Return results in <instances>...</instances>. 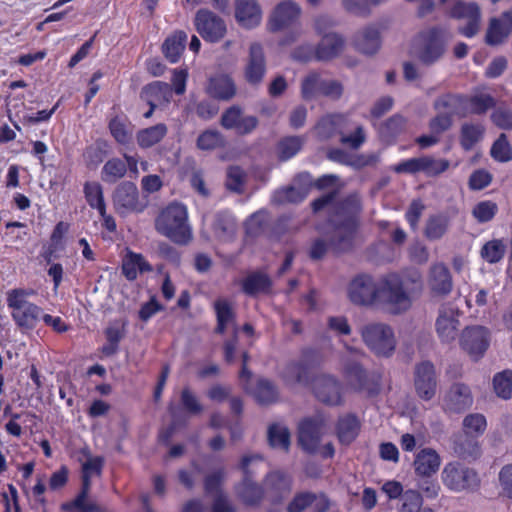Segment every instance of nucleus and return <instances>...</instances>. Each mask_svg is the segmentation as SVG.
<instances>
[{"mask_svg":"<svg viewBox=\"0 0 512 512\" xmlns=\"http://www.w3.org/2000/svg\"><path fill=\"white\" fill-rule=\"evenodd\" d=\"M361 211L362 205L358 194H351L342 200L331 220L332 231L328 240L322 237L313 240L309 249V257L312 260H320L329 250L335 254L352 250Z\"/></svg>","mask_w":512,"mask_h":512,"instance_id":"1","label":"nucleus"},{"mask_svg":"<svg viewBox=\"0 0 512 512\" xmlns=\"http://www.w3.org/2000/svg\"><path fill=\"white\" fill-rule=\"evenodd\" d=\"M421 288V274L418 271L403 275L392 273L384 279L382 297L392 313H400L411 306V294L419 292Z\"/></svg>","mask_w":512,"mask_h":512,"instance_id":"2","label":"nucleus"},{"mask_svg":"<svg viewBox=\"0 0 512 512\" xmlns=\"http://www.w3.org/2000/svg\"><path fill=\"white\" fill-rule=\"evenodd\" d=\"M156 231L178 245H186L192 239L186 207L171 203L155 219Z\"/></svg>","mask_w":512,"mask_h":512,"instance_id":"3","label":"nucleus"},{"mask_svg":"<svg viewBox=\"0 0 512 512\" xmlns=\"http://www.w3.org/2000/svg\"><path fill=\"white\" fill-rule=\"evenodd\" d=\"M441 483L453 493H473L481 486L478 472L460 461L447 462L440 474Z\"/></svg>","mask_w":512,"mask_h":512,"instance_id":"4","label":"nucleus"},{"mask_svg":"<svg viewBox=\"0 0 512 512\" xmlns=\"http://www.w3.org/2000/svg\"><path fill=\"white\" fill-rule=\"evenodd\" d=\"M451 39L452 33L445 27H431L420 32L416 51L418 60L427 66L436 63L444 55Z\"/></svg>","mask_w":512,"mask_h":512,"instance_id":"5","label":"nucleus"},{"mask_svg":"<svg viewBox=\"0 0 512 512\" xmlns=\"http://www.w3.org/2000/svg\"><path fill=\"white\" fill-rule=\"evenodd\" d=\"M362 341L377 356L389 357L396 349L393 329L386 323L369 322L359 328Z\"/></svg>","mask_w":512,"mask_h":512,"instance_id":"6","label":"nucleus"},{"mask_svg":"<svg viewBox=\"0 0 512 512\" xmlns=\"http://www.w3.org/2000/svg\"><path fill=\"white\" fill-rule=\"evenodd\" d=\"M83 453L87 456V460L82 465V488L73 501L62 505V509L66 511L76 509L81 512H93L96 510V504L87 502V497L90 491L91 478L101 475L104 458L100 456L92 457L88 450H83Z\"/></svg>","mask_w":512,"mask_h":512,"instance_id":"7","label":"nucleus"},{"mask_svg":"<svg viewBox=\"0 0 512 512\" xmlns=\"http://www.w3.org/2000/svg\"><path fill=\"white\" fill-rule=\"evenodd\" d=\"M28 292L23 289H13L7 293V305L12 310L11 316L18 327L31 330L36 326L42 309L27 300Z\"/></svg>","mask_w":512,"mask_h":512,"instance_id":"8","label":"nucleus"},{"mask_svg":"<svg viewBox=\"0 0 512 512\" xmlns=\"http://www.w3.org/2000/svg\"><path fill=\"white\" fill-rule=\"evenodd\" d=\"M413 384L415 393L421 400L430 401L435 397L438 389V376L432 362L426 360L415 365Z\"/></svg>","mask_w":512,"mask_h":512,"instance_id":"9","label":"nucleus"},{"mask_svg":"<svg viewBox=\"0 0 512 512\" xmlns=\"http://www.w3.org/2000/svg\"><path fill=\"white\" fill-rule=\"evenodd\" d=\"M267 65L263 47L260 43H252L249 46L248 56L243 68V77L246 83L252 87H259L266 75Z\"/></svg>","mask_w":512,"mask_h":512,"instance_id":"10","label":"nucleus"},{"mask_svg":"<svg viewBox=\"0 0 512 512\" xmlns=\"http://www.w3.org/2000/svg\"><path fill=\"white\" fill-rule=\"evenodd\" d=\"M344 376L347 385L357 392L376 395L380 391V376L368 374L358 363L347 365Z\"/></svg>","mask_w":512,"mask_h":512,"instance_id":"11","label":"nucleus"},{"mask_svg":"<svg viewBox=\"0 0 512 512\" xmlns=\"http://www.w3.org/2000/svg\"><path fill=\"white\" fill-rule=\"evenodd\" d=\"M326 421L323 416L317 415L306 418L299 423L298 442L308 453H314L325 433Z\"/></svg>","mask_w":512,"mask_h":512,"instance_id":"12","label":"nucleus"},{"mask_svg":"<svg viewBox=\"0 0 512 512\" xmlns=\"http://www.w3.org/2000/svg\"><path fill=\"white\" fill-rule=\"evenodd\" d=\"M194 24L201 37L205 41L212 43L220 41L227 31L224 20L205 9H201L196 13Z\"/></svg>","mask_w":512,"mask_h":512,"instance_id":"13","label":"nucleus"},{"mask_svg":"<svg viewBox=\"0 0 512 512\" xmlns=\"http://www.w3.org/2000/svg\"><path fill=\"white\" fill-rule=\"evenodd\" d=\"M379 293L375 280L367 274L353 278L348 286L350 301L359 306H369L374 303Z\"/></svg>","mask_w":512,"mask_h":512,"instance_id":"14","label":"nucleus"},{"mask_svg":"<svg viewBox=\"0 0 512 512\" xmlns=\"http://www.w3.org/2000/svg\"><path fill=\"white\" fill-rule=\"evenodd\" d=\"M449 16L454 19H463L467 24L459 28V33L466 37L475 36L480 30L481 11L474 3L456 2L449 10Z\"/></svg>","mask_w":512,"mask_h":512,"instance_id":"15","label":"nucleus"},{"mask_svg":"<svg viewBox=\"0 0 512 512\" xmlns=\"http://www.w3.org/2000/svg\"><path fill=\"white\" fill-rule=\"evenodd\" d=\"M458 311L449 306H441L435 321V330L438 338L443 344L454 342L460 331Z\"/></svg>","mask_w":512,"mask_h":512,"instance_id":"16","label":"nucleus"},{"mask_svg":"<svg viewBox=\"0 0 512 512\" xmlns=\"http://www.w3.org/2000/svg\"><path fill=\"white\" fill-rule=\"evenodd\" d=\"M255 460H261V457L259 455H246L242 458L241 469L244 472V478L236 487L238 497L247 505L258 504L264 496L263 488L253 482L249 476V464Z\"/></svg>","mask_w":512,"mask_h":512,"instance_id":"17","label":"nucleus"},{"mask_svg":"<svg viewBox=\"0 0 512 512\" xmlns=\"http://www.w3.org/2000/svg\"><path fill=\"white\" fill-rule=\"evenodd\" d=\"M460 344L474 359H479L489 346L488 330L482 326L467 327L463 330Z\"/></svg>","mask_w":512,"mask_h":512,"instance_id":"18","label":"nucleus"},{"mask_svg":"<svg viewBox=\"0 0 512 512\" xmlns=\"http://www.w3.org/2000/svg\"><path fill=\"white\" fill-rule=\"evenodd\" d=\"M473 395L468 385L453 383L443 397V409L450 413H461L471 407Z\"/></svg>","mask_w":512,"mask_h":512,"instance_id":"19","label":"nucleus"},{"mask_svg":"<svg viewBox=\"0 0 512 512\" xmlns=\"http://www.w3.org/2000/svg\"><path fill=\"white\" fill-rule=\"evenodd\" d=\"M300 6L291 0L279 3L270 15L268 28L271 32L283 30L294 24L300 17Z\"/></svg>","mask_w":512,"mask_h":512,"instance_id":"20","label":"nucleus"},{"mask_svg":"<svg viewBox=\"0 0 512 512\" xmlns=\"http://www.w3.org/2000/svg\"><path fill=\"white\" fill-rule=\"evenodd\" d=\"M113 204L116 211L126 214L133 211H141L139 194L136 185L132 182H123L114 191Z\"/></svg>","mask_w":512,"mask_h":512,"instance_id":"21","label":"nucleus"},{"mask_svg":"<svg viewBox=\"0 0 512 512\" xmlns=\"http://www.w3.org/2000/svg\"><path fill=\"white\" fill-rule=\"evenodd\" d=\"M441 456L430 447L420 449L412 463L414 473L418 478H432L441 466Z\"/></svg>","mask_w":512,"mask_h":512,"instance_id":"22","label":"nucleus"},{"mask_svg":"<svg viewBox=\"0 0 512 512\" xmlns=\"http://www.w3.org/2000/svg\"><path fill=\"white\" fill-rule=\"evenodd\" d=\"M313 391L316 398L327 405H339L342 403L340 383L332 376H318L313 383Z\"/></svg>","mask_w":512,"mask_h":512,"instance_id":"23","label":"nucleus"},{"mask_svg":"<svg viewBox=\"0 0 512 512\" xmlns=\"http://www.w3.org/2000/svg\"><path fill=\"white\" fill-rule=\"evenodd\" d=\"M512 33V9L504 11L499 17L490 19L485 41L488 45L502 44Z\"/></svg>","mask_w":512,"mask_h":512,"instance_id":"24","label":"nucleus"},{"mask_svg":"<svg viewBox=\"0 0 512 512\" xmlns=\"http://www.w3.org/2000/svg\"><path fill=\"white\" fill-rule=\"evenodd\" d=\"M452 451L457 458L464 461H475L482 455L477 438L463 432L452 437Z\"/></svg>","mask_w":512,"mask_h":512,"instance_id":"25","label":"nucleus"},{"mask_svg":"<svg viewBox=\"0 0 512 512\" xmlns=\"http://www.w3.org/2000/svg\"><path fill=\"white\" fill-rule=\"evenodd\" d=\"M235 19L245 29L257 27L262 20V11L256 0H235Z\"/></svg>","mask_w":512,"mask_h":512,"instance_id":"26","label":"nucleus"},{"mask_svg":"<svg viewBox=\"0 0 512 512\" xmlns=\"http://www.w3.org/2000/svg\"><path fill=\"white\" fill-rule=\"evenodd\" d=\"M206 93L220 101H230L237 94L234 79L228 74H217L208 80Z\"/></svg>","mask_w":512,"mask_h":512,"instance_id":"27","label":"nucleus"},{"mask_svg":"<svg viewBox=\"0 0 512 512\" xmlns=\"http://www.w3.org/2000/svg\"><path fill=\"white\" fill-rule=\"evenodd\" d=\"M291 483V478L285 473L274 471L266 476L263 490L272 502L278 503L289 494Z\"/></svg>","mask_w":512,"mask_h":512,"instance_id":"28","label":"nucleus"},{"mask_svg":"<svg viewBox=\"0 0 512 512\" xmlns=\"http://www.w3.org/2000/svg\"><path fill=\"white\" fill-rule=\"evenodd\" d=\"M467 97L460 94L445 93L440 95L433 102V108L436 112L446 113L453 119L454 116L466 117Z\"/></svg>","mask_w":512,"mask_h":512,"instance_id":"29","label":"nucleus"},{"mask_svg":"<svg viewBox=\"0 0 512 512\" xmlns=\"http://www.w3.org/2000/svg\"><path fill=\"white\" fill-rule=\"evenodd\" d=\"M171 97L172 88L169 84L162 81H154L147 84L140 92V98L149 106H152V109L168 104Z\"/></svg>","mask_w":512,"mask_h":512,"instance_id":"30","label":"nucleus"},{"mask_svg":"<svg viewBox=\"0 0 512 512\" xmlns=\"http://www.w3.org/2000/svg\"><path fill=\"white\" fill-rule=\"evenodd\" d=\"M428 284L436 295H448L453 288L452 276L444 263H435L431 266Z\"/></svg>","mask_w":512,"mask_h":512,"instance_id":"31","label":"nucleus"},{"mask_svg":"<svg viewBox=\"0 0 512 512\" xmlns=\"http://www.w3.org/2000/svg\"><path fill=\"white\" fill-rule=\"evenodd\" d=\"M343 44V39L336 33L323 35L316 47V59L327 61L338 56L343 49Z\"/></svg>","mask_w":512,"mask_h":512,"instance_id":"32","label":"nucleus"},{"mask_svg":"<svg viewBox=\"0 0 512 512\" xmlns=\"http://www.w3.org/2000/svg\"><path fill=\"white\" fill-rule=\"evenodd\" d=\"M485 134V127L481 123L464 122L459 130V143L463 150L471 151L480 143Z\"/></svg>","mask_w":512,"mask_h":512,"instance_id":"33","label":"nucleus"},{"mask_svg":"<svg viewBox=\"0 0 512 512\" xmlns=\"http://www.w3.org/2000/svg\"><path fill=\"white\" fill-rule=\"evenodd\" d=\"M281 378L287 385H307L309 383V367L302 361H291L281 371Z\"/></svg>","mask_w":512,"mask_h":512,"instance_id":"34","label":"nucleus"},{"mask_svg":"<svg viewBox=\"0 0 512 512\" xmlns=\"http://www.w3.org/2000/svg\"><path fill=\"white\" fill-rule=\"evenodd\" d=\"M354 44L361 53L368 55L376 53L380 48L379 31L374 27L364 28L355 35Z\"/></svg>","mask_w":512,"mask_h":512,"instance_id":"35","label":"nucleus"},{"mask_svg":"<svg viewBox=\"0 0 512 512\" xmlns=\"http://www.w3.org/2000/svg\"><path fill=\"white\" fill-rule=\"evenodd\" d=\"M213 306L217 319V325L215 327L216 333L223 334L229 325H233L234 329L237 328L235 324V311L228 300L221 298L217 299Z\"/></svg>","mask_w":512,"mask_h":512,"instance_id":"36","label":"nucleus"},{"mask_svg":"<svg viewBox=\"0 0 512 512\" xmlns=\"http://www.w3.org/2000/svg\"><path fill=\"white\" fill-rule=\"evenodd\" d=\"M168 128L164 123H158L154 126L140 129L136 133V141L139 147L143 149L150 148L159 142L167 135Z\"/></svg>","mask_w":512,"mask_h":512,"instance_id":"37","label":"nucleus"},{"mask_svg":"<svg viewBox=\"0 0 512 512\" xmlns=\"http://www.w3.org/2000/svg\"><path fill=\"white\" fill-rule=\"evenodd\" d=\"M187 34L184 31H176L169 36L162 45V51L168 61L176 63L179 61L186 45Z\"/></svg>","mask_w":512,"mask_h":512,"instance_id":"38","label":"nucleus"},{"mask_svg":"<svg viewBox=\"0 0 512 512\" xmlns=\"http://www.w3.org/2000/svg\"><path fill=\"white\" fill-rule=\"evenodd\" d=\"M344 121L343 114H327L323 116L313 130L320 141H327L337 134V125Z\"/></svg>","mask_w":512,"mask_h":512,"instance_id":"39","label":"nucleus"},{"mask_svg":"<svg viewBox=\"0 0 512 512\" xmlns=\"http://www.w3.org/2000/svg\"><path fill=\"white\" fill-rule=\"evenodd\" d=\"M450 219L444 214L430 215L425 223L424 235L430 241L441 239L448 231Z\"/></svg>","mask_w":512,"mask_h":512,"instance_id":"40","label":"nucleus"},{"mask_svg":"<svg viewBox=\"0 0 512 512\" xmlns=\"http://www.w3.org/2000/svg\"><path fill=\"white\" fill-rule=\"evenodd\" d=\"M272 285L270 277L263 272H253L242 281V290L247 295L269 292Z\"/></svg>","mask_w":512,"mask_h":512,"instance_id":"41","label":"nucleus"},{"mask_svg":"<svg viewBox=\"0 0 512 512\" xmlns=\"http://www.w3.org/2000/svg\"><path fill=\"white\" fill-rule=\"evenodd\" d=\"M138 271L149 272L152 271V267L141 254L129 252L123 259L122 273L128 280H134Z\"/></svg>","mask_w":512,"mask_h":512,"instance_id":"42","label":"nucleus"},{"mask_svg":"<svg viewBox=\"0 0 512 512\" xmlns=\"http://www.w3.org/2000/svg\"><path fill=\"white\" fill-rule=\"evenodd\" d=\"M109 130L117 143L129 145L132 142L134 126L126 119L112 118L109 122Z\"/></svg>","mask_w":512,"mask_h":512,"instance_id":"43","label":"nucleus"},{"mask_svg":"<svg viewBox=\"0 0 512 512\" xmlns=\"http://www.w3.org/2000/svg\"><path fill=\"white\" fill-rule=\"evenodd\" d=\"M268 441L271 447L287 452L290 447L289 429L279 423L270 425L268 428Z\"/></svg>","mask_w":512,"mask_h":512,"instance_id":"44","label":"nucleus"},{"mask_svg":"<svg viewBox=\"0 0 512 512\" xmlns=\"http://www.w3.org/2000/svg\"><path fill=\"white\" fill-rule=\"evenodd\" d=\"M358 431L359 422L356 417L346 415L339 419L337 434L342 443L350 444L356 438Z\"/></svg>","mask_w":512,"mask_h":512,"instance_id":"45","label":"nucleus"},{"mask_svg":"<svg viewBox=\"0 0 512 512\" xmlns=\"http://www.w3.org/2000/svg\"><path fill=\"white\" fill-rule=\"evenodd\" d=\"M127 172V164L119 158L108 160L101 171V178L106 183H115Z\"/></svg>","mask_w":512,"mask_h":512,"instance_id":"46","label":"nucleus"},{"mask_svg":"<svg viewBox=\"0 0 512 512\" xmlns=\"http://www.w3.org/2000/svg\"><path fill=\"white\" fill-rule=\"evenodd\" d=\"M84 195L91 208L97 209L99 213H104L106 207L103 195V189L98 182H86L84 184Z\"/></svg>","mask_w":512,"mask_h":512,"instance_id":"47","label":"nucleus"},{"mask_svg":"<svg viewBox=\"0 0 512 512\" xmlns=\"http://www.w3.org/2000/svg\"><path fill=\"white\" fill-rule=\"evenodd\" d=\"M490 156L499 163H507L512 160V147L505 133H501L492 144Z\"/></svg>","mask_w":512,"mask_h":512,"instance_id":"48","label":"nucleus"},{"mask_svg":"<svg viewBox=\"0 0 512 512\" xmlns=\"http://www.w3.org/2000/svg\"><path fill=\"white\" fill-rule=\"evenodd\" d=\"M495 106L494 98L489 94H479L467 98L466 111L469 114L482 115Z\"/></svg>","mask_w":512,"mask_h":512,"instance_id":"49","label":"nucleus"},{"mask_svg":"<svg viewBox=\"0 0 512 512\" xmlns=\"http://www.w3.org/2000/svg\"><path fill=\"white\" fill-rule=\"evenodd\" d=\"M463 433L473 435L475 438L484 434L487 421L484 415L480 413L468 414L463 419Z\"/></svg>","mask_w":512,"mask_h":512,"instance_id":"50","label":"nucleus"},{"mask_svg":"<svg viewBox=\"0 0 512 512\" xmlns=\"http://www.w3.org/2000/svg\"><path fill=\"white\" fill-rule=\"evenodd\" d=\"M301 136H289L278 143V154L281 160H287L296 155L304 144Z\"/></svg>","mask_w":512,"mask_h":512,"instance_id":"51","label":"nucleus"},{"mask_svg":"<svg viewBox=\"0 0 512 512\" xmlns=\"http://www.w3.org/2000/svg\"><path fill=\"white\" fill-rule=\"evenodd\" d=\"M494 391L498 397L507 400L512 395V371L504 370L493 378Z\"/></svg>","mask_w":512,"mask_h":512,"instance_id":"52","label":"nucleus"},{"mask_svg":"<svg viewBox=\"0 0 512 512\" xmlns=\"http://www.w3.org/2000/svg\"><path fill=\"white\" fill-rule=\"evenodd\" d=\"M225 143V137L217 130H206L197 139V147L201 150L221 148Z\"/></svg>","mask_w":512,"mask_h":512,"instance_id":"53","label":"nucleus"},{"mask_svg":"<svg viewBox=\"0 0 512 512\" xmlns=\"http://www.w3.org/2000/svg\"><path fill=\"white\" fill-rule=\"evenodd\" d=\"M323 80L316 72L309 73L301 83V95L304 100H311L321 93Z\"/></svg>","mask_w":512,"mask_h":512,"instance_id":"54","label":"nucleus"},{"mask_svg":"<svg viewBox=\"0 0 512 512\" xmlns=\"http://www.w3.org/2000/svg\"><path fill=\"white\" fill-rule=\"evenodd\" d=\"M506 246L502 240L494 239L485 243L481 249V257L488 263H497L505 255Z\"/></svg>","mask_w":512,"mask_h":512,"instance_id":"55","label":"nucleus"},{"mask_svg":"<svg viewBox=\"0 0 512 512\" xmlns=\"http://www.w3.org/2000/svg\"><path fill=\"white\" fill-rule=\"evenodd\" d=\"M255 397L261 404H270L278 399V391L272 382L261 379L258 381Z\"/></svg>","mask_w":512,"mask_h":512,"instance_id":"56","label":"nucleus"},{"mask_svg":"<svg viewBox=\"0 0 512 512\" xmlns=\"http://www.w3.org/2000/svg\"><path fill=\"white\" fill-rule=\"evenodd\" d=\"M214 233L221 241L233 239L236 233L234 220L225 216H219L214 224Z\"/></svg>","mask_w":512,"mask_h":512,"instance_id":"57","label":"nucleus"},{"mask_svg":"<svg viewBox=\"0 0 512 512\" xmlns=\"http://www.w3.org/2000/svg\"><path fill=\"white\" fill-rule=\"evenodd\" d=\"M498 211V206L495 202L486 200L477 203L473 210L472 215L479 223L491 221Z\"/></svg>","mask_w":512,"mask_h":512,"instance_id":"58","label":"nucleus"},{"mask_svg":"<svg viewBox=\"0 0 512 512\" xmlns=\"http://www.w3.org/2000/svg\"><path fill=\"white\" fill-rule=\"evenodd\" d=\"M450 166L446 159H435L431 156H422V172L429 177H435L445 172Z\"/></svg>","mask_w":512,"mask_h":512,"instance_id":"59","label":"nucleus"},{"mask_svg":"<svg viewBox=\"0 0 512 512\" xmlns=\"http://www.w3.org/2000/svg\"><path fill=\"white\" fill-rule=\"evenodd\" d=\"M308 194L306 193L305 188H300L294 184L278 190L276 192L275 198L278 202H289V203H299L303 201Z\"/></svg>","mask_w":512,"mask_h":512,"instance_id":"60","label":"nucleus"},{"mask_svg":"<svg viewBox=\"0 0 512 512\" xmlns=\"http://www.w3.org/2000/svg\"><path fill=\"white\" fill-rule=\"evenodd\" d=\"M225 479V471L223 468L213 471L205 476L204 478V491L208 495H218V493H223L221 490V485L223 484Z\"/></svg>","mask_w":512,"mask_h":512,"instance_id":"61","label":"nucleus"},{"mask_svg":"<svg viewBox=\"0 0 512 512\" xmlns=\"http://www.w3.org/2000/svg\"><path fill=\"white\" fill-rule=\"evenodd\" d=\"M401 500V512H419V509L423 505V497L418 490H406Z\"/></svg>","mask_w":512,"mask_h":512,"instance_id":"62","label":"nucleus"},{"mask_svg":"<svg viewBox=\"0 0 512 512\" xmlns=\"http://www.w3.org/2000/svg\"><path fill=\"white\" fill-rule=\"evenodd\" d=\"M316 500V495L311 492H301L296 494L287 506L288 512H303L311 506Z\"/></svg>","mask_w":512,"mask_h":512,"instance_id":"63","label":"nucleus"},{"mask_svg":"<svg viewBox=\"0 0 512 512\" xmlns=\"http://www.w3.org/2000/svg\"><path fill=\"white\" fill-rule=\"evenodd\" d=\"M500 486V495L512 499V464H507L501 468L498 474Z\"/></svg>","mask_w":512,"mask_h":512,"instance_id":"64","label":"nucleus"}]
</instances>
